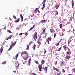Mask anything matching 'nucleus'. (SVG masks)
Here are the masks:
<instances>
[{
	"label": "nucleus",
	"mask_w": 75,
	"mask_h": 75,
	"mask_svg": "<svg viewBox=\"0 0 75 75\" xmlns=\"http://www.w3.org/2000/svg\"><path fill=\"white\" fill-rule=\"evenodd\" d=\"M45 4H43V5L42 6V7L41 8V10H44V8H45Z\"/></svg>",
	"instance_id": "4468645a"
},
{
	"label": "nucleus",
	"mask_w": 75,
	"mask_h": 75,
	"mask_svg": "<svg viewBox=\"0 0 75 75\" xmlns=\"http://www.w3.org/2000/svg\"><path fill=\"white\" fill-rule=\"evenodd\" d=\"M58 74H59V75H60L61 74V72H59V73H58Z\"/></svg>",
	"instance_id": "5fc2aeb1"
},
{
	"label": "nucleus",
	"mask_w": 75,
	"mask_h": 75,
	"mask_svg": "<svg viewBox=\"0 0 75 75\" xmlns=\"http://www.w3.org/2000/svg\"><path fill=\"white\" fill-rule=\"evenodd\" d=\"M6 64V62H4L2 63V64H3V65Z\"/></svg>",
	"instance_id": "c03bdc74"
},
{
	"label": "nucleus",
	"mask_w": 75,
	"mask_h": 75,
	"mask_svg": "<svg viewBox=\"0 0 75 75\" xmlns=\"http://www.w3.org/2000/svg\"><path fill=\"white\" fill-rule=\"evenodd\" d=\"M59 27L60 28H62V24H61L59 25Z\"/></svg>",
	"instance_id": "c85d7f7f"
},
{
	"label": "nucleus",
	"mask_w": 75,
	"mask_h": 75,
	"mask_svg": "<svg viewBox=\"0 0 75 75\" xmlns=\"http://www.w3.org/2000/svg\"><path fill=\"white\" fill-rule=\"evenodd\" d=\"M59 45V42L57 43V45H56V46L58 47V45Z\"/></svg>",
	"instance_id": "a19ab883"
},
{
	"label": "nucleus",
	"mask_w": 75,
	"mask_h": 75,
	"mask_svg": "<svg viewBox=\"0 0 75 75\" xmlns=\"http://www.w3.org/2000/svg\"><path fill=\"white\" fill-rule=\"evenodd\" d=\"M63 47L64 50H65V51H66L67 50V46H66V45H64L63 46Z\"/></svg>",
	"instance_id": "ddd939ff"
},
{
	"label": "nucleus",
	"mask_w": 75,
	"mask_h": 75,
	"mask_svg": "<svg viewBox=\"0 0 75 75\" xmlns=\"http://www.w3.org/2000/svg\"><path fill=\"white\" fill-rule=\"evenodd\" d=\"M55 55H58V54L57 53H55Z\"/></svg>",
	"instance_id": "bf43d9fd"
},
{
	"label": "nucleus",
	"mask_w": 75,
	"mask_h": 75,
	"mask_svg": "<svg viewBox=\"0 0 75 75\" xmlns=\"http://www.w3.org/2000/svg\"><path fill=\"white\" fill-rule=\"evenodd\" d=\"M35 62L36 64H39L38 62L37 61H35Z\"/></svg>",
	"instance_id": "ea45409f"
},
{
	"label": "nucleus",
	"mask_w": 75,
	"mask_h": 75,
	"mask_svg": "<svg viewBox=\"0 0 75 75\" xmlns=\"http://www.w3.org/2000/svg\"><path fill=\"white\" fill-rule=\"evenodd\" d=\"M72 71L74 72H75V68L73 69H72Z\"/></svg>",
	"instance_id": "58836bf2"
},
{
	"label": "nucleus",
	"mask_w": 75,
	"mask_h": 75,
	"mask_svg": "<svg viewBox=\"0 0 75 75\" xmlns=\"http://www.w3.org/2000/svg\"><path fill=\"white\" fill-rule=\"evenodd\" d=\"M45 62V61L44 60H42L41 61V64L42 65H43L44 64V63Z\"/></svg>",
	"instance_id": "dca6fc26"
},
{
	"label": "nucleus",
	"mask_w": 75,
	"mask_h": 75,
	"mask_svg": "<svg viewBox=\"0 0 75 75\" xmlns=\"http://www.w3.org/2000/svg\"><path fill=\"white\" fill-rule=\"evenodd\" d=\"M36 47V45H35V44H34V45L33 46V49L34 50H35V49Z\"/></svg>",
	"instance_id": "6ab92c4d"
},
{
	"label": "nucleus",
	"mask_w": 75,
	"mask_h": 75,
	"mask_svg": "<svg viewBox=\"0 0 75 75\" xmlns=\"http://www.w3.org/2000/svg\"><path fill=\"white\" fill-rule=\"evenodd\" d=\"M13 48V47H11V46H10V48L8 50V51H10V50H11V48Z\"/></svg>",
	"instance_id": "c756f323"
},
{
	"label": "nucleus",
	"mask_w": 75,
	"mask_h": 75,
	"mask_svg": "<svg viewBox=\"0 0 75 75\" xmlns=\"http://www.w3.org/2000/svg\"><path fill=\"white\" fill-rule=\"evenodd\" d=\"M47 43L48 44H50V42L49 41H47Z\"/></svg>",
	"instance_id": "680f3d73"
},
{
	"label": "nucleus",
	"mask_w": 75,
	"mask_h": 75,
	"mask_svg": "<svg viewBox=\"0 0 75 75\" xmlns=\"http://www.w3.org/2000/svg\"><path fill=\"white\" fill-rule=\"evenodd\" d=\"M19 65H20V64L19 63H18V67H19Z\"/></svg>",
	"instance_id": "69168bd1"
},
{
	"label": "nucleus",
	"mask_w": 75,
	"mask_h": 75,
	"mask_svg": "<svg viewBox=\"0 0 75 75\" xmlns=\"http://www.w3.org/2000/svg\"><path fill=\"white\" fill-rule=\"evenodd\" d=\"M25 35H26V36H27V32H26L25 33Z\"/></svg>",
	"instance_id": "de8ad7c7"
},
{
	"label": "nucleus",
	"mask_w": 75,
	"mask_h": 75,
	"mask_svg": "<svg viewBox=\"0 0 75 75\" xmlns=\"http://www.w3.org/2000/svg\"><path fill=\"white\" fill-rule=\"evenodd\" d=\"M67 49H68L69 51H70V49H69V47H68Z\"/></svg>",
	"instance_id": "864d4df0"
},
{
	"label": "nucleus",
	"mask_w": 75,
	"mask_h": 75,
	"mask_svg": "<svg viewBox=\"0 0 75 75\" xmlns=\"http://www.w3.org/2000/svg\"><path fill=\"white\" fill-rule=\"evenodd\" d=\"M13 71V72H14V73H16V71Z\"/></svg>",
	"instance_id": "4d7b16f0"
},
{
	"label": "nucleus",
	"mask_w": 75,
	"mask_h": 75,
	"mask_svg": "<svg viewBox=\"0 0 75 75\" xmlns=\"http://www.w3.org/2000/svg\"><path fill=\"white\" fill-rule=\"evenodd\" d=\"M62 30L64 32L65 31V29H62Z\"/></svg>",
	"instance_id": "6e6d98bb"
},
{
	"label": "nucleus",
	"mask_w": 75,
	"mask_h": 75,
	"mask_svg": "<svg viewBox=\"0 0 75 75\" xmlns=\"http://www.w3.org/2000/svg\"><path fill=\"white\" fill-rule=\"evenodd\" d=\"M43 69L44 71H46V72H47L48 68H47V67H45V68H43Z\"/></svg>",
	"instance_id": "f3484780"
},
{
	"label": "nucleus",
	"mask_w": 75,
	"mask_h": 75,
	"mask_svg": "<svg viewBox=\"0 0 75 75\" xmlns=\"http://www.w3.org/2000/svg\"><path fill=\"white\" fill-rule=\"evenodd\" d=\"M38 10V8H36L34 10L35 12L37 13Z\"/></svg>",
	"instance_id": "4be33fe9"
},
{
	"label": "nucleus",
	"mask_w": 75,
	"mask_h": 75,
	"mask_svg": "<svg viewBox=\"0 0 75 75\" xmlns=\"http://www.w3.org/2000/svg\"><path fill=\"white\" fill-rule=\"evenodd\" d=\"M70 56L67 55L66 56L65 58L66 59H68L70 58Z\"/></svg>",
	"instance_id": "39448f33"
},
{
	"label": "nucleus",
	"mask_w": 75,
	"mask_h": 75,
	"mask_svg": "<svg viewBox=\"0 0 75 75\" xmlns=\"http://www.w3.org/2000/svg\"><path fill=\"white\" fill-rule=\"evenodd\" d=\"M3 49L2 47H1V49H0V52L1 54L2 53V52H3Z\"/></svg>",
	"instance_id": "b1692460"
},
{
	"label": "nucleus",
	"mask_w": 75,
	"mask_h": 75,
	"mask_svg": "<svg viewBox=\"0 0 75 75\" xmlns=\"http://www.w3.org/2000/svg\"><path fill=\"white\" fill-rule=\"evenodd\" d=\"M39 39L40 41H42V39H41V36L40 35L38 36Z\"/></svg>",
	"instance_id": "9b49d317"
},
{
	"label": "nucleus",
	"mask_w": 75,
	"mask_h": 75,
	"mask_svg": "<svg viewBox=\"0 0 75 75\" xmlns=\"http://www.w3.org/2000/svg\"><path fill=\"white\" fill-rule=\"evenodd\" d=\"M46 20H42V21L40 22V23H45L46 22Z\"/></svg>",
	"instance_id": "1a4fd4ad"
},
{
	"label": "nucleus",
	"mask_w": 75,
	"mask_h": 75,
	"mask_svg": "<svg viewBox=\"0 0 75 75\" xmlns=\"http://www.w3.org/2000/svg\"><path fill=\"white\" fill-rule=\"evenodd\" d=\"M73 37V36H71L70 38V40H71L72 39V38Z\"/></svg>",
	"instance_id": "49530a36"
},
{
	"label": "nucleus",
	"mask_w": 75,
	"mask_h": 75,
	"mask_svg": "<svg viewBox=\"0 0 75 75\" xmlns=\"http://www.w3.org/2000/svg\"><path fill=\"white\" fill-rule=\"evenodd\" d=\"M20 21V18H18L16 20H15V23H18Z\"/></svg>",
	"instance_id": "2eb2a0df"
},
{
	"label": "nucleus",
	"mask_w": 75,
	"mask_h": 75,
	"mask_svg": "<svg viewBox=\"0 0 75 75\" xmlns=\"http://www.w3.org/2000/svg\"><path fill=\"white\" fill-rule=\"evenodd\" d=\"M46 52H47V51H46V50H45L44 54H45L46 53Z\"/></svg>",
	"instance_id": "603ef678"
},
{
	"label": "nucleus",
	"mask_w": 75,
	"mask_h": 75,
	"mask_svg": "<svg viewBox=\"0 0 75 75\" xmlns=\"http://www.w3.org/2000/svg\"><path fill=\"white\" fill-rule=\"evenodd\" d=\"M13 35H10L8 37V38L9 39H11V37H13Z\"/></svg>",
	"instance_id": "bb28decb"
},
{
	"label": "nucleus",
	"mask_w": 75,
	"mask_h": 75,
	"mask_svg": "<svg viewBox=\"0 0 75 75\" xmlns=\"http://www.w3.org/2000/svg\"><path fill=\"white\" fill-rule=\"evenodd\" d=\"M51 40H52V38H50V37H49L47 38V39L46 42H47V41H48V40H49L50 41H51Z\"/></svg>",
	"instance_id": "423d86ee"
},
{
	"label": "nucleus",
	"mask_w": 75,
	"mask_h": 75,
	"mask_svg": "<svg viewBox=\"0 0 75 75\" xmlns=\"http://www.w3.org/2000/svg\"><path fill=\"white\" fill-rule=\"evenodd\" d=\"M56 75H59L58 74V73H57Z\"/></svg>",
	"instance_id": "774afa93"
},
{
	"label": "nucleus",
	"mask_w": 75,
	"mask_h": 75,
	"mask_svg": "<svg viewBox=\"0 0 75 75\" xmlns=\"http://www.w3.org/2000/svg\"><path fill=\"white\" fill-rule=\"evenodd\" d=\"M53 69H54V70H55V71H56L58 72H59L60 71L59 70V69L55 68V67H53Z\"/></svg>",
	"instance_id": "20e7f679"
},
{
	"label": "nucleus",
	"mask_w": 75,
	"mask_h": 75,
	"mask_svg": "<svg viewBox=\"0 0 75 75\" xmlns=\"http://www.w3.org/2000/svg\"><path fill=\"white\" fill-rule=\"evenodd\" d=\"M72 18H73V17H72V16L70 18L69 21H72Z\"/></svg>",
	"instance_id": "473e14b6"
},
{
	"label": "nucleus",
	"mask_w": 75,
	"mask_h": 75,
	"mask_svg": "<svg viewBox=\"0 0 75 75\" xmlns=\"http://www.w3.org/2000/svg\"><path fill=\"white\" fill-rule=\"evenodd\" d=\"M30 15L31 17H33V16H34V13H31Z\"/></svg>",
	"instance_id": "393cba45"
},
{
	"label": "nucleus",
	"mask_w": 75,
	"mask_h": 75,
	"mask_svg": "<svg viewBox=\"0 0 75 75\" xmlns=\"http://www.w3.org/2000/svg\"><path fill=\"white\" fill-rule=\"evenodd\" d=\"M67 54L68 55H69V53L68 52H67Z\"/></svg>",
	"instance_id": "e2e57ef3"
},
{
	"label": "nucleus",
	"mask_w": 75,
	"mask_h": 75,
	"mask_svg": "<svg viewBox=\"0 0 75 75\" xmlns=\"http://www.w3.org/2000/svg\"><path fill=\"white\" fill-rule=\"evenodd\" d=\"M62 71L63 73H64V72H65V70H64V69H62Z\"/></svg>",
	"instance_id": "09e8293b"
},
{
	"label": "nucleus",
	"mask_w": 75,
	"mask_h": 75,
	"mask_svg": "<svg viewBox=\"0 0 75 75\" xmlns=\"http://www.w3.org/2000/svg\"><path fill=\"white\" fill-rule=\"evenodd\" d=\"M34 27H35V25H33V26L30 29V30H29V31H31V30H33V29L34 28Z\"/></svg>",
	"instance_id": "412c9836"
},
{
	"label": "nucleus",
	"mask_w": 75,
	"mask_h": 75,
	"mask_svg": "<svg viewBox=\"0 0 75 75\" xmlns=\"http://www.w3.org/2000/svg\"><path fill=\"white\" fill-rule=\"evenodd\" d=\"M37 32H35L34 34L33 35V39L35 41H36V39L35 38H36V39H37Z\"/></svg>",
	"instance_id": "f03ea898"
},
{
	"label": "nucleus",
	"mask_w": 75,
	"mask_h": 75,
	"mask_svg": "<svg viewBox=\"0 0 75 75\" xmlns=\"http://www.w3.org/2000/svg\"><path fill=\"white\" fill-rule=\"evenodd\" d=\"M60 64L61 65H63L64 64V62L63 61H62L60 63Z\"/></svg>",
	"instance_id": "a211bd4d"
},
{
	"label": "nucleus",
	"mask_w": 75,
	"mask_h": 75,
	"mask_svg": "<svg viewBox=\"0 0 75 75\" xmlns=\"http://www.w3.org/2000/svg\"><path fill=\"white\" fill-rule=\"evenodd\" d=\"M8 32L10 33H12V32H11L10 30H8Z\"/></svg>",
	"instance_id": "a18cd8bd"
},
{
	"label": "nucleus",
	"mask_w": 75,
	"mask_h": 75,
	"mask_svg": "<svg viewBox=\"0 0 75 75\" xmlns=\"http://www.w3.org/2000/svg\"><path fill=\"white\" fill-rule=\"evenodd\" d=\"M13 18H15V19H17V18H16V16L14 15L13 16Z\"/></svg>",
	"instance_id": "e433bc0d"
},
{
	"label": "nucleus",
	"mask_w": 75,
	"mask_h": 75,
	"mask_svg": "<svg viewBox=\"0 0 75 75\" xmlns=\"http://www.w3.org/2000/svg\"><path fill=\"white\" fill-rule=\"evenodd\" d=\"M16 44V42H15L14 43H13L12 45H11V46L12 47H14L15 45Z\"/></svg>",
	"instance_id": "9d476101"
},
{
	"label": "nucleus",
	"mask_w": 75,
	"mask_h": 75,
	"mask_svg": "<svg viewBox=\"0 0 75 75\" xmlns=\"http://www.w3.org/2000/svg\"><path fill=\"white\" fill-rule=\"evenodd\" d=\"M59 6L58 5H57L56 6V9H58V7H59Z\"/></svg>",
	"instance_id": "cd10ccee"
},
{
	"label": "nucleus",
	"mask_w": 75,
	"mask_h": 75,
	"mask_svg": "<svg viewBox=\"0 0 75 75\" xmlns=\"http://www.w3.org/2000/svg\"><path fill=\"white\" fill-rule=\"evenodd\" d=\"M74 0H72L71 1V4L72 6V8H74Z\"/></svg>",
	"instance_id": "f8f14e48"
},
{
	"label": "nucleus",
	"mask_w": 75,
	"mask_h": 75,
	"mask_svg": "<svg viewBox=\"0 0 75 75\" xmlns=\"http://www.w3.org/2000/svg\"><path fill=\"white\" fill-rule=\"evenodd\" d=\"M50 30L51 33H55V30H54L53 29H50Z\"/></svg>",
	"instance_id": "0eeeda50"
},
{
	"label": "nucleus",
	"mask_w": 75,
	"mask_h": 75,
	"mask_svg": "<svg viewBox=\"0 0 75 75\" xmlns=\"http://www.w3.org/2000/svg\"><path fill=\"white\" fill-rule=\"evenodd\" d=\"M38 68L40 71H42V69H43L41 64L39 65Z\"/></svg>",
	"instance_id": "7ed1b4c3"
},
{
	"label": "nucleus",
	"mask_w": 75,
	"mask_h": 75,
	"mask_svg": "<svg viewBox=\"0 0 75 75\" xmlns=\"http://www.w3.org/2000/svg\"><path fill=\"white\" fill-rule=\"evenodd\" d=\"M31 59H30L29 60V61H28L29 65H30V64H31Z\"/></svg>",
	"instance_id": "aec40b11"
},
{
	"label": "nucleus",
	"mask_w": 75,
	"mask_h": 75,
	"mask_svg": "<svg viewBox=\"0 0 75 75\" xmlns=\"http://www.w3.org/2000/svg\"><path fill=\"white\" fill-rule=\"evenodd\" d=\"M56 15H58V12H57V11H56Z\"/></svg>",
	"instance_id": "13d9d810"
},
{
	"label": "nucleus",
	"mask_w": 75,
	"mask_h": 75,
	"mask_svg": "<svg viewBox=\"0 0 75 75\" xmlns=\"http://www.w3.org/2000/svg\"><path fill=\"white\" fill-rule=\"evenodd\" d=\"M32 42H33V41H31L29 43V45H31L32 44Z\"/></svg>",
	"instance_id": "4c0bfd02"
},
{
	"label": "nucleus",
	"mask_w": 75,
	"mask_h": 75,
	"mask_svg": "<svg viewBox=\"0 0 75 75\" xmlns=\"http://www.w3.org/2000/svg\"><path fill=\"white\" fill-rule=\"evenodd\" d=\"M18 54H17L15 56V57L16 58L15 59H16V60H17V58L18 57Z\"/></svg>",
	"instance_id": "a878e982"
},
{
	"label": "nucleus",
	"mask_w": 75,
	"mask_h": 75,
	"mask_svg": "<svg viewBox=\"0 0 75 75\" xmlns=\"http://www.w3.org/2000/svg\"><path fill=\"white\" fill-rule=\"evenodd\" d=\"M37 42L38 44H40V45H41V42H39L38 40Z\"/></svg>",
	"instance_id": "c9c22d12"
},
{
	"label": "nucleus",
	"mask_w": 75,
	"mask_h": 75,
	"mask_svg": "<svg viewBox=\"0 0 75 75\" xmlns=\"http://www.w3.org/2000/svg\"><path fill=\"white\" fill-rule=\"evenodd\" d=\"M23 33H21L20 34H19V35H23Z\"/></svg>",
	"instance_id": "3c124183"
},
{
	"label": "nucleus",
	"mask_w": 75,
	"mask_h": 75,
	"mask_svg": "<svg viewBox=\"0 0 75 75\" xmlns=\"http://www.w3.org/2000/svg\"><path fill=\"white\" fill-rule=\"evenodd\" d=\"M13 48V47H11V46H10V48L8 50V51H10V50H11V48Z\"/></svg>",
	"instance_id": "7c9ffc66"
},
{
	"label": "nucleus",
	"mask_w": 75,
	"mask_h": 75,
	"mask_svg": "<svg viewBox=\"0 0 75 75\" xmlns=\"http://www.w3.org/2000/svg\"><path fill=\"white\" fill-rule=\"evenodd\" d=\"M21 16V22H23V16H22V14H20Z\"/></svg>",
	"instance_id": "6e6552de"
},
{
	"label": "nucleus",
	"mask_w": 75,
	"mask_h": 75,
	"mask_svg": "<svg viewBox=\"0 0 75 75\" xmlns=\"http://www.w3.org/2000/svg\"><path fill=\"white\" fill-rule=\"evenodd\" d=\"M57 61H56L55 63H54L55 65H57Z\"/></svg>",
	"instance_id": "8fccbe9b"
},
{
	"label": "nucleus",
	"mask_w": 75,
	"mask_h": 75,
	"mask_svg": "<svg viewBox=\"0 0 75 75\" xmlns=\"http://www.w3.org/2000/svg\"><path fill=\"white\" fill-rule=\"evenodd\" d=\"M30 48V47H29V45H27V50H29V48Z\"/></svg>",
	"instance_id": "2f4dec72"
},
{
	"label": "nucleus",
	"mask_w": 75,
	"mask_h": 75,
	"mask_svg": "<svg viewBox=\"0 0 75 75\" xmlns=\"http://www.w3.org/2000/svg\"><path fill=\"white\" fill-rule=\"evenodd\" d=\"M45 29H46V28H45V29L43 30V34H45Z\"/></svg>",
	"instance_id": "72a5a7b5"
},
{
	"label": "nucleus",
	"mask_w": 75,
	"mask_h": 75,
	"mask_svg": "<svg viewBox=\"0 0 75 75\" xmlns=\"http://www.w3.org/2000/svg\"><path fill=\"white\" fill-rule=\"evenodd\" d=\"M61 48H62V47H61L60 48H59L58 50H57V51H59L61 50Z\"/></svg>",
	"instance_id": "79ce46f5"
},
{
	"label": "nucleus",
	"mask_w": 75,
	"mask_h": 75,
	"mask_svg": "<svg viewBox=\"0 0 75 75\" xmlns=\"http://www.w3.org/2000/svg\"><path fill=\"white\" fill-rule=\"evenodd\" d=\"M9 20H10V21H12V19H11V18H10V19H9Z\"/></svg>",
	"instance_id": "0e129e2a"
},
{
	"label": "nucleus",
	"mask_w": 75,
	"mask_h": 75,
	"mask_svg": "<svg viewBox=\"0 0 75 75\" xmlns=\"http://www.w3.org/2000/svg\"><path fill=\"white\" fill-rule=\"evenodd\" d=\"M56 35H57V33H54V38H55V37H56Z\"/></svg>",
	"instance_id": "37998d69"
},
{
	"label": "nucleus",
	"mask_w": 75,
	"mask_h": 75,
	"mask_svg": "<svg viewBox=\"0 0 75 75\" xmlns=\"http://www.w3.org/2000/svg\"><path fill=\"white\" fill-rule=\"evenodd\" d=\"M69 75H72V74H69Z\"/></svg>",
	"instance_id": "338daca9"
},
{
	"label": "nucleus",
	"mask_w": 75,
	"mask_h": 75,
	"mask_svg": "<svg viewBox=\"0 0 75 75\" xmlns=\"http://www.w3.org/2000/svg\"><path fill=\"white\" fill-rule=\"evenodd\" d=\"M23 54H26L25 57L23 58V59L24 60H26L28 59V57H29V56H28V55H29L28 54V53L26 51L22 52L21 53V55L22 57L23 58Z\"/></svg>",
	"instance_id": "f257e3e1"
},
{
	"label": "nucleus",
	"mask_w": 75,
	"mask_h": 75,
	"mask_svg": "<svg viewBox=\"0 0 75 75\" xmlns=\"http://www.w3.org/2000/svg\"><path fill=\"white\" fill-rule=\"evenodd\" d=\"M8 39H9V38H7L6 39V40H8Z\"/></svg>",
	"instance_id": "052dcab7"
},
{
	"label": "nucleus",
	"mask_w": 75,
	"mask_h": 75,
	"mask_svg": "<svg viewBox=\"0 0 75 75\" xmlns=\"http://www.w3.org/2000/svg\"><path fill=\"white\" fill-rule=\"evenodd\" d=\"M55 46H52V50H54L55 49Z\"/></svg>",
	"instance_id": "f704fd0d"
},
{
	"label": "nucleus",
	"mask_w": 75,
	"mask_h": 75,
	"mask_svg": "<svg viewBox=\"0 0 75 75\" xmlns=\"http://www.w3.org/2000/svg\"><path fill=\"white\" fill-rule=\"evenodd\" d=\"M46 0H44L43 2L42 3V4H45V2H46Z\"/></svg>",
	"instance_id": "5701e85b"
}]
</instances>
